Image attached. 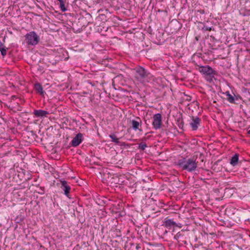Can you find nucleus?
I'll return each mask as SVG.
<instances>
[{"instance_id":"obj_4","label":"nucleus","mask_w":250,"mask_h":250,"mask_svg":"<svg viewBox=\"0 0 250 250\" xmlns=\"http://www.w3.org/2000/svg\"><path fill=\"white\" fill-rule=\"evenodd\" d=\"M162 119V115L160 113L155 114L153 115L152 125L155 129L157 130L161 127Z\"/></svg>"},{"instance_id":"obj_3","label":"nucleus","mask_w":250,"mask_h":250,"mask_svg":"<svg viewBox=\"0 0 250 250\" xmlns=\"http://www.w3.org/2000/svg\"><path fill=\"white\" fill-rule=\"evenodd\" d=\"M134 76L136 80L143 82L144 78L147 76V71L143 67L138 66L134 69Z\"/></svg>"},{"instance_id":"obj_10","label":"nucleus","mask_w":250,"mask_h":250,"mask_svg":"<svg viewBox=\"0 0 250 250\" xmlns=\"http://www.w3.org/2000/svg\"><path fill=\"white\" fill-rule=\"evenodd\" d=\"M164 225L166 228L168 229H170L172 227L174 228L177 226L176 223L173 221L172 219H168L167 218L165 219Z\"/></svg>"},{"instance_id":"obj_14","label":"nucleus","mask_w":250,"mask_h":250,"mask_svg":"<svg viewBox=\"0 0 250 250\" xmlns=\"http://www.w3.org/2000/svg\"><path fill=\"white\" fill-rule=\"evenodd\" d=\"M4 39H3V42H4ZM7 48L5 47L4 44V42H1L0 41V51L2 56H5L6 55Z\"/></svg>"},{"instance_id":"obj_7","label":"nucleus","mask_w":250,"mask_h":250,"mask_svg":"<svg viewBox=\"0 0 250 250\" xmlns=\"http://www.w3.org/2000/svg\"><path fill=\"white\" fill-rule=\"evenodd\" d=\"M130 123L134 130H138L140 132L142 131L141 128L142 121L140 118L137 117L136 120H131Z\"/></svg>"},{"instance_id":"obj_19","label":"nucleus","mask_w":250,"mask_h":250,"mask_svg":"<svg viewBox=\"0 0 250 250\" xmlns=\"http://www.w3.org/2000/svg\"><path fill=\"white\" fill-rule=\"evenodd\" d=\"M109 137L111 139V141L116 144L119 143V139L117 138L115 134H110Z\"/></svg>"},{"instance_id":"obj_15","label":"nucleus","mask_w":250,"mask_h":250,"mask_svg":"<svg viewBox=\"0 0 250 250\" xmlns=\"http://www.w3.org/2000/svg\"><path fill=\"white\" fill-rule=\"evenodd\" d=\"M225 94L227 96V100L229 103L231 104L235 103V97L231 95L229 91H226Z\"/></svg>"},{"instance_id":"obj_2","label":"nucleus","mask_w":250,"mask_h":250,"mask_svg":"<svg viewBox=\"0 0 250 250\" xmlns=\"http://www.w3.org/2000/svg\"><path fill=\"white\" fill-rule=\"evenodd\" d=\"M25 37L26 43L28 45H36L40 41L39 36L34 31L27 33Z\"/></svg>"},{"instance_id":"obj_13","label":"nucleus","mask_w":250,"mask_h":250,"mask_svg":"<svg viewBox=\"0 0 250 250\" xmlns=\"http://www.w3.org/2000/svg\"><path fill=\"white\" fill-rule=\"evenodd\" d=\"M239 159V154L237 153L235 154L231 158L230 164L233 166H235L238 164Z\"/></svg>"},{"instance_id":"obj_24","label":"nucleus","mask_w":250,"mask_h":250,"mask_svg":"<svg viewBox=\"0 0 250 250\" xmlns=\"http://www.w3.org/2000/svg\"><path fill=\"white\" fill-rule=\"evenodd\" d=\"M248 133L249 134H250V129L248 131Z\"/></svg>"},{"instance_id":"obj_12","label":"nucleus","mask_w":250,"mask_h":250,"mask_svg":"<svg viewBox=\"0 0 250 250\" xmlns=\"http://www.w3.org/2000/svg\"><path fill=\"white\" fill-rule=\"evenodd\" d=\"M34 89L39 93L41 96H43L45 92L43 90L42 85L39 83H36L34 84Z\"/></svg>"},{"instance_id":"obj_11","label":"nucleus","mask_w":250,"mask_h":250,"mask_svg":"<svg viewBox=\"0 0 250 250\" xmlns=\"http://www.w3.org/2000/svg\"><path fill=\"white\" fill-rule=\"evenodd\" d=\"M33 114L38 118L46 117L49 114V112L43 110H34Z\"/></svg>"},{"instance_id":"obj_20","label":"nucleus","mask_w":250,"mask_h":250,"mask_svg":"<svg viewBox=\"0 0 250 250\" xmlns=\"http://www.w3.org/2000/svg\"><path fill=\"white\" fill-rule=\"evenodd\" d=\"M183 236L184 235L180 232H178L174 235V239L179 242V239L183 237Z\"/></svg>"},{"instance_id":"obj_6","label":"nucleus","mask_w":250,"mask_h":250,"mask_svg":"<svg viewBox=\"0 0 250 250\" xmlns=\"http://www.w3.org/2000/svg\"><path fill=\"white\" fill-rule=\"evenodd\" d=\"M191 121L189 123L190 125L192 130H194V131L198 129V126L200 124L201 120L200 119V118H199L197 116H192L191 117Z\"/></svg>"},{"instance_id":"obj_16","label":"nucleus","mask_w":250,"mask_h":250,"mask_svg":"<svg viewBox=\"0 0 250 250\" xmlns=\"http://www.w3.org/2000/svg\"><path fill=\"white\" fill-rule=\"evenodd\" d=\"M60 2V7L62 12H65L67 10L65 6V1L64 0H58Z\"/></svg>"},{"instance_id":"obj_1","label":"nucleus","mask_w":250,"mask_h":250,"mask_svg":"<svg viewBox=\"0 0 250 250\" xmlns=\"http://www.w3.org/2000/svg\"><path fill=\"white\" fill-rule=\"evenodd\" d=\"M198 162L194 157H181L177 162V165L183 170L191 172L197 167Z\"/></svg>"},{"instance_id":"obj_5","label":"nucleus","mask_w":250,"mask_h":250,"mask_svg":"<svg viewBox=\"0 0 250 250\" xmlns=\"http://www.w3.org/2000/svg\"><path fill=\"white\" fill-rule=\"evenodd\" d=\"M198 70L199 71L203 74V75L206 76L208 74H216V72L209 65H205V66H199Z\"/></svg>"},{"instance_id":"obj_18","label":"nucleus","mask_w":250,"mask_h":250,"mask_svg":"<svg viewBox=\"0 0 250 250\" xmlns=\"http://www.w3.org/2000/svg\"><path fill=\"white\" fill-rule=\"evenodd\" d=\"M177 125L180 128L182 129L184 127V122L183 119L180 118H178L177 120Z\"/></svg>"},{"instance_id":"obj_23","label":"nucleus","mask_w":250,"mask_h":250,"mask_svg":"<svg viewBox=\"0 0 250 250\" xmlns=\"http://www.w3.org/2000/svg\"><path fill=\"white\" fill-rule=\"evenodd\" d=\"M190 100H191V99H190V97H189L187 99V100H188V101H190Z\"/></svg>"},{"instance_id":"obj_9","label":"nucleus","mask_w":250,"mask_h":250,"mask_svg":"<svg viewBox=\"0 0 250 250\" xmlns=\"http://www.w3.org/2000/svg\"><path fill=\"white\" fill-rule=\"evenodd\" d=\"M61 183L62 186L61 187L62 190L64 191V194L68 196L70 190V187L68 185L67 182L65 181H61Z\"/></svg>"},{"instance_id":"obj_21","label":"nucleus","mask_w":250,"mask_h":250,"mask_svg":"<svg viewBox=\"0 0 250 250\" xmlns=\"http://www.w3.org/2000/svg\"><path fill=\"white\" fill-rule=\"evenodd\" d=\"M147 146L145 143H141L139 145L138 149L144 150Z\"/></svg>"},{"instance_id":"obj_22","label":"nucleus","mask_w":250,"mask_h":250,"mask_svg":"<svg viewBox=\"0 0 250 250\" xmlns=\"http://www.w3.org/2000/svg\"><path fill=\"white\" fill-rule=\"evenodd\" d=\"M203 29L206 31H211V27H208V26H204Z\"/></svg>"},{"instance_id":"obj_17","label":"nucleus","mask_w":250,"mask_h":250,"mask_svg":"<svg viewBox=\"0 0 250 250\" xmlns=\"http://www.w3.org/2000/svg\"><path fill=\"white\" fill-rule=\"evenodd\" d=\"M216 74H208V75H206L205 76V79L208 81V82H211L213 81V79L214 78V76L215 75H216Z\"/></svg>"},{"instance_id":"obj_8","label":"nucleus","mask_w":250,"mask_h":250,"mask_svg":"<svg viewBox=\"0 0 250 250\" xmlns=\"http://www.w3.org/2000/svg\"><path fill=\"white\" fill-rule=\"evenodd\" d=\"M83 140V134L79 133L73 139L71 142V145L72 146L76 147L79 146Z\"/></svg>"}]
</instances>
